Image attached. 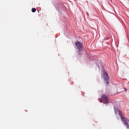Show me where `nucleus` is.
<instances>
[{
  "instance_id": "4",
  "label": "nucleus",
  "mask_w": 129,
  "mask_h": 129,
  "mask_svg": "<svg viewBox=\"0 0 129 129\" xmlns=\"http://www.w3.org/2000/svg\"><path fill=\"white\" fill-rule=\"evenodd\" d=\"M76 46L78 49L79 51H81L82 50V48H83V45L80 42H77L76 43Z\"/></svg>"
},
{
  "instance_id": "3",
  "label": "nucleus",
  "mask_w": 129,
  "mask_h": 129,
  "mask_svg": "<svg viewBox=\"0 0 129 129\" xmlns=\"http://www.w3.org/2000/svg\"><path fill=\"white\" fill-rule=\"evenodd\" d=\"M101 99L103 103H108V98L105 95H102L101 96Z\"/></svg>"
},
{
  "instance_id": "7",
  "label": "nucleus",
  "mask_w": 129,
  "mask_h": 129,
  "mask_svg": "<svg viewBox=\"0 0 129 129\" xmlns=\"http://www.w3.org/2000/svg\"><path fill=\"white\" fill-rule=\"evenodd\" d=\"M124 90L125 91H126V88H124Z\"/></svg>"
},
{
  "instance_id": "1",
  "label": "nucleus",
  "mask_w": 129,
  "mask_h": 129,
  "mask_svg": "<svg viewBox=\"0 0 129 129\" xmlns=\"http://www.w3.org/2000/svg\"><path fill=\"white\" fill-rule=\"evenodd\" d=\"M103 77L104 78V81L106 82L107 85H108V84H109V77L108 76V74H107V73L105 70L103 71Z\"/></svg>"
},
{
  "instance_id": "8",
  "label": "nucleus",
  "mask_w": 129,
  "mask_h": 129,
  "mask_svg": "<svg viewBox=\"0 0 129 129\" xmlns=\"http://www.w3.org/2000/svg\"><path fill=\"white\" fill-rule=\"evenodd\" d=\"M87 15L88 16V12H87Z\"/></svg>"
},
{
  "instance_id": "2",
  "label": "nucleus",
  "mask_w": 129,
  "mask_h": 129,
  "mask_svg": "<svg viewBox=\"0 0 129 129\" xmlns=\"http://www.w3.org/2000/svg\"><path fill=\"white\" fill-rule=\"evenodd\" d=\"M118 114L119 115H120L121 119H122L124 124L126 125L127 128H129V125L128 123H127V121H126V119H125V118H124V117H123V116L122 115V113L120 112V111H119Z\"/></svg>"
},
{
  "instance_id": "6",
  "label": "nucleus",
  "mask_w": 129,
  "mask_h": 129,
  "mask_svg": "<svg viewBox=\"0 0 129 129\" xmlns=\"http://www.w3.org/2000/svg\"><path fill=\"white\" fill-rule=\"evenodd\" d=\"M110 2H109V5H110V4H112V1L110 0Z\"/></svg>"
},
{
  "instance_id": "5",
  "label": "nucleus",
  "mask_w": 129,
  "mask_h": 129,
  "mask_svg": "<svg viewBox=\"0 0 129 129\" xmlns=\"http://www.w3.org/2000/svg\"><path fill=\"white\" fill-rule=\"evenodd\" d=\"M32 13H35V12H36V8H32Z\"/></svg>"
},
{
  "instance_id": "9",
  "label": "nucleus",
  "mask_w": 129,
  "mask_h": 129,
  "mask_svg": "<svg viewBox=\"0 0 129 129\" xmlns=\"http://www.w3.org/2000/svg\"><path fill=\"white\" fill-rule=\"evenodd\" d=\"M99 65H100V66H101V63H99Z\"/></svg>"
}]
</instances>
